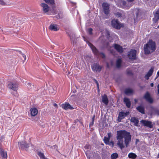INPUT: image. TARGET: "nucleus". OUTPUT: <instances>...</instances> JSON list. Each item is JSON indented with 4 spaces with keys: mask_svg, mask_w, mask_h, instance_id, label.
Instances as JSON below:
<instances>
[{
    "mask_svg": "<svg viewBox=\"0 0 159 159\" xmlns=\"http://www.w3.org/2000/svg\"><path fill=\"white\" fill-rule=\"evenodd\" d=\"M111 53H113V52L111 51Z\"/></svg>",
    "mask_w": 159,
    "mask_h": 159,
    "instance_id": "obj_48",
    "label": "nucleus"
},
{
    "mask_svg": "<svg viewBox=\"0 0 159 159\" xmlns=\"http://www.w3.org/2000/svg\"><path fill=\"white\" fill-rule=\"evenodd\" d=\"M37 154L39 156L41 159H48L46 157L44 156V153L40 151H38Z\"/></svg>",
    "mask_w": 159,
    "mask_h": 159,
    "instance_id": "obj_27",
    "label": "nucleus"
},
{
    "mask_svg": "<svg viewBox=\"0 0 159 159\" xmlns=\"http://www.w3.org/2000/svg\"><path fill=\"white\" fill-rule=\"evenodd\" d=\"M136 50H131L128 53V56L130 59H135L136 58Z\"/></svg>",
    "mask_w": 159,
    "mask_h": 159,
    "instance_id": "obj_10",
    "label": "nucleus"
},
{
    "mask_svg": "<svg viewBox=\"0 0 159 159\" xmlns=\"http://www.w3.org/2000/svg\"><path fill=\"white\" fill-rule=\"evenodd\" d=\"M22 55L23 57L24 58V60L25 61L26 59V55L23 54H22Z\"/></svg>",
    "mask_w": 159,
    "mask_h": 159,
    "instance_id": "obj_39",
    "label": "nucleus"
},
{
    "mask_svg": "<svg viewBox=\"0 0 159 159\" xmlns=\"http://www.w3.org/2000/svg\"><path fill=\"white\" fill-rule=\"evenodd\" d=\"M153 13L154 17L153 18V20L155 23H156L159 19V9L155 10Z\"/></svg>",
    "mask_w": 159,
    "mask_h": 159,
    "instance_id": "obj_12",
    "label": "nucleus"
},
{
    "mask_svg": "<svg viewBox=\"0 0 159 159\" xmlns=\"http://www.w3.org/2000/svg\"><path fill=\"white\" fill-rule=\"evenodd\" d=\"M124 102L125 103L127 107L129 108L131 106V102L129 99L127 98H125L124 99Z\"/></svg>",
    "mask_w": 159,
    "mask_h": 159,
    "instance_id": "obj_23",
    "label": "nucleus"
},
{
    "mask_svg": "<svg viewBox=\"0 0 159 159\" xmlns=\"http://www.w3.org/2000/svg\"><path fill=\"white\" fill-rule=\"evenodd\" d=\"M135 101H136V99H135Z\"/></svg>",
    "mask_w": 159,
    "mask_h": 159,
    "instance_id": "obj_52",
    "label": "nucleus"
},
{
    "mask_svg": "<svg viewBox=\"0 0 159 159\" xmlns=\"http://www.w3.org/2000/svg\"><path fill=\"white\" fill-rule=\"evenodd\" d=\"M0 154L3 158L6 159L7 158V152L6 151H4L3 149L0 148Z\"/></svg>",
    "mask_w": 159,
    "mask_h": 159,
    "instance_id": "obj_21",
    "label": "nucleus"
},
{
    "mask_svg": "<svg viewBox=\"0 0 159 159\" xmlns=\"http://www.w3.org/2000/svg\"><path fill=\"white\" fill-rule=\"evenodd\" d=\"M153 85H154V84H153V83H152L151 84H150V86L151 87H153Z\"/></svg>",
    "mask_w": 159,
    "mask_h": 159,
    "instance_id": "obj_45",
    "label": "nucleus"
},
{
    "mask_svg": "<svg viewBox=\"0 0 159 159\" xmlns=\"http://www.w3.org/2000/svg\"><path fill=\"white\" fill-rule=\"evenodd\" d=\"M110 138H109L107 137H104L103 139V140L104 143L106 144H109Z\"/></svg>",
    "mask_w": 159,
    "mask_h": 159,
    "instance_id": "obj_32",
    "label": "nucleus"
},
{
    "mask_svg": "<svg viewBox=\"0 0 159 159\" xmlns=\"http://www.w3.org/2000/svg\"><path fill=\"white\" fill-rule=\"evenodd\" d=\"M157 27L159 29V25Z\"/></svg>",
    "mask_w": 159,
    "mask_h": 159,
    "instance_id": "obj_49",
    "label": "nucleus"
},
{
    "mask_svg": "<svg viewBox=\"0 0 159 159\" xmlns=\"http://www.w3.org/2000/svg\"><path fill=\"white\" fill-rule=\"evenodd\" d=\"M107 36H109V35H110V33H109V32L108 31H107Z\"/></svg>",
    "mask_w": 159,
    "mask_h": 159,
    "instance_id": "obj_43",
    "label": "nucleus"
},
{
    "mask_svg": "<svg viewBox=\"0 0 159 159\" xmlns=\"http://www.w3.org/2000/svg\"><path fill=\"white\" fill-rule=\"evenodd\" d=\"M111 25L114 28L117 29H119L122 26L120 24L117 20L114 19L111 21Z\"/></svg>",
    "mask_w": 159,
    "mask_h": 159,
    "instance_id": "obj_6",
    "label": "nucleus"
},
{
    "mask_svg": "<svg viewBox=\"0 0 159 159\" xmlns=\"http://www.w3.org/2000/svg\"><path fill=\"white\" fill-rule=\"evenodd\" d=\"M153 72V68L151 67V68L149 70L146 75L145 76V78L146 79L148 80L149 77H150L152 74Z\"/></svg>",
    "mask_w": 159,
    "mask_h": 159,
    "instance_id": "obj_19",
    "label": "nucleus"
},
{
    "mask_svg": "<svg viewBox=\"0 0 159 159\" xmlns=\"http://www.w3.org/2000/svg\"><path fill=\"white\" fill-rule=\"evenodd\" d=\"M92 28H89L88 30V31L89 34H92Z\"/></svg>",
    "mask_w": 159,
    "mask_h": 159,
    "instance_id": "obj_37",
    "label": "nucleus"
},
{
    "mask_svg": "<svg viewBox=\"0 0 159 159\" xmlns=\"http://www.w3.org/2000/svg\"><path fill=\"white\" fill-rule=\"evenodd\" d=\"M128 156L129 158L132 159H135L137 157V155L133 153H130L128 154Z\"/></svg>",
    "mask_w": 159,
    "mask_h": 159,
    "instance_id": "obj_30",
    "label": "nucleus"
},
{
    "mask_svg": "<svg viewBox=\"0 0 159 159\" xmlns=\"http://www.w3.org/2000/svg\"><path fill=\"white\" fill-rule=\"evenodd\" d=\"M159 76V71H158L157 73V76L156 78V79Z\"/></svg>",
    "mask_w": 159,
    "mask_h": 159,
    "instance_id": "obj_42",
    "label": "nucleus"
},
{
    "mask_svg": "<svg viewBox=\"0 0 159 159\" xmlns=\"http://www.w3.org/2000/svg\"><path fill=\"white\" fill-rule=\"evenodd\" d=\"M114 48L119 53H121L123 52V48L119 44H114L113 46Z\"/></svg>",
    "mask_w": 159,
    "mask_h": 159,
    "instance_id": "obj_16",
    "label": "nucleus"
},
{
    "mask_svg": "<svg viewBox=\"0 0 159 159\" xmlns=\"http://www.w3.org/2000/svg\"><path fill=\"white\" fill-rule=\"evenodd\" d=\"M129 113V112H125L123 111L120 112L119 113L118 117V120L119 121H120L122 119H124L125 117L128 115Z\"/></svg>",
    "mask_w": 159,
    "mask_h": 159,
    "instance_id": "obj_15",
    "label": "nucleus"
},
{
    "mask_svg": "<svg viewBox=\"0 0 159 159\" xmlns=\"http://www.w3.org/2000/svg\"><path fill=\"white\" fill-rule=\"evenodd\" d=\"M157 158H159V153L158 154L157 156Z\"/></svg>",
    "mask_w": 159,
    "mask_h": 159,
    "instance_id": "obj_46",
    "label": "nucleus"
},
{
    "mask_svg": "<svg viewBox=\"0 0 159 159\" xmlns=\"http://www.w3.org/2000/svg\"><path fill=\"white\" fill-rule=\"evenodd\" d=\"M41 6L42 7L43 11L45 13L49 11V8L47 4L42 3L41 4Z\"/></svg>",
    "mask_w": 159,
    "mask_h": 159,
    "instance_id": "obj_17",
    "label": "nucleus"
},
{
    "mask_svg": "<svg viewBox=\"0 0 159 159\" xmlns=\"http://www.w3.org/2000/svg\"><path fill=\"white\" fill-rule=\"evenodd\" d=\"M141 122L144 126L148 127L150 128H153V124L152 122L146 120H142Z\"/></svg>",
    "mask_w": 159,
    "mask_h": 159,
    "instance_id": "obj_11",
    "label": "nucleus"
},
{
    "mask_svg": "<svg viewBox=\"0 0 159 159\" xmlns=\"http://www.w3.org/2000/svg\"><path fill=\"white\" fill-rule=\"evenodd\" d=\"M56 87H51L49 89L50 93L54 94L56 92Z\"/></svg>",
    "mask_w": 159,
    "mask_h": 159,
    "instance_id": "obj_28",
    "label": "nucleus"
},
{
    "mask_svg": "<svg viewBox=\"0 0 159 159\" xmlns=\"http://www.w3.org/2000/svg\"><path fill=\"white\" fill-rule=\"evenodd\" d=\"M130 121L134 123V125L136 126H138V124L139 122V120L137 119L134 117H131Z\"/></svg>",
    "mask_w": 159,
    "mask_h": 159,
    "instance_id": "obj_25",
    "label": "nucleus"
},
{
    "mask_svg": "<svg viewBox=\"0 0 159 159\" xmlns=\"http://www.w3.org/2000/svg\"><path fill=\"white\" fill-rule=\"evenodd\" d=\"M5 4V3L3 0H0V4L4 5Z\"/></svg>",
    "mask_w": 159,
    "mask_h": 159,
    "instance_id": "obj_38",
    "label": "nucleus"
},
{
    "mask_svg": "<svg viewBox=\"0 0 159 159\" xmlns=\"http://www.w3.org/2000/svg\"><path fill=\"white\" fill-rule=\"evenodd\" d=\"M88 45L91 48L93 52L96 55L99 56L102 58L105 57V55L103 53H99L96 48L91 43H89Z\"/></svg>",
    "mask_w": 159,
    "mask_h": 159,
    "instance_id": "obj_4",
    "label": "nucleus"
},
{
    "mask_svg": "<svg viewBox=\"0 0 159 159\" xmlns=\"http://www.w3.org/2000/svg\"><path fill=\"white\" fill-rule=\"evenodd\" d=\"M131 135L130 132L125 130H120L116 132L117 145L121 149L125 146L127 147L131 140Z\"/></svg>",
    "mask_w": 159,
    "mask_h": 159,
    "instance_id": "obj_1",
    "label": "nucleus"
},
{
    "mask_svg": "<svg viewBox=\"0 0 159 159\" xmlns=\"http://www.w3.org/2000/svg\"><path fill=\"white\" fill-rule=\"evenodd\" d=\"M8 87L10 89H12L15 92H17L18 89V84L15 82H11L8 84ZM18 94L16 92L15 96H16Z\"/></svg>",
    "mask_w": 159,
    "mask_h": 159,
    "instance_id": "obj_3",
    "label": "nucleus"
},
{
    "mask_svg": "<svg viewBox=\"0 0 159 159\" xmlns=\"http://www.w3.org/2000/svg\"><path fill=\"white\" fill-rule=\"evenodd\" d=\"M93 123H94V119H93V118L92 122H91L89 124V126H93L94 124Z\"/></svg>",
    "mask_w": 159,
    "mask_h": 159,
    "instance_id": "obj_36",
    "label": "nucleus"
},
{
    "mask_svg": "<svg viewBox=\"0 0 159 159\" xmlns=\"http://www.w3.org/2000/svg\"><path fill=\"white\" fill-rule=\"evenodd\" d=\"M111 133H108V134H107L108 137H107L108 138H109L110 139V138H111Z\"/></svg>",
    "mask_w": 159,
    "mask_h": 159,
    "instance_id": "obj_41",
    "label": "nucleus"
},
{
    "mask_svg": "<svg viewBox=\"0 0 159 159\" xmlns=\"http://www.w3.org/2000/svg\"><path fill=\"white\" fill-rule=\"evenodd\" d=\"M122 61L121 59H118L116 61V67L117 68H119L121 66Z\"/></svg>",
    "mask_w": 159,
    "mask_h": 159,
    "instance_id": "obj_29",
    "label": "nucleus"
},
{
    "mask_svg": "<svg viewBox=\"0 0 159 159\" xmlns=\"http://www.w3.org/2000/svg\"><path fill=\"white\" fill-rule=\"evenodd\" d=\"M102 6L104 13L108 15L110 13L109 5L106 2H103L102 5Z\"/></svg>",
    "mask_w": 159,
    "mask_h": 159,
    "instance_id": "obj_5",
    "label": "nucleus"
},
{
    "mask_svg": "<svg viewBox=\"0 0 159 159\" xmlns=\"http://www.w3.org/2000/svg\"><path fill=\"white\" fill-rule=\"evenodd\" d=\"M52 148L57 150V146L56 145H54L52 147Z\"/></svg>",
    "mask_w": 159,
    "mask_h": 159,
    "instance_id": "obj_40",
    "label": "nucleus"
},
{
    "mask_svg": "<svg viewBox=\"0 0 159 159\" xmlns=\"http://www.w3.org/2000/svg\"><path fill=\"white\" fill-rule=\"evenodd\" d=\"M109 144H107V145H112V146H114V143L113 142V141H111L109 142Z\"/></svg>",
    "mask_w": 159,
    "mask_h": 159,
    "instance_id": "obj_35",
    "label": "nucleus"
},
{
    "mask_svg": "<svg viewBox=\"0 0 159 159\" xmlns=\"http://www.w3.org/2000/svg\"><path fill=\"white\" fill-rule=\"evenodd\" d=\"M19 145L21 150H26L29 147V144L27 143L25 141H22L18 143Z\"/></svg>",
    "mask_w": 159,
    "mask_h": 159,
    "instance_id": "obj_9",
    "label": "nucleus"
},
{
    "mask_svg": "<svg viewBox=\"0 0 159 159\" xmlns=\"http://www.w3.org/2000/svg\"><path fill=\"white\" fill-rule=\"evenodd\" d=\"M59 64H61V62H59Z\"/></svg>",
    "mask_w": 159,
    "mask_h": 159,
    "instance_id": "obj_51",
    "label": "nucleus"
},
{
    "mask_svg": "<svg viewBox=\"0 0 159 159\" xmlns=\"http://www.w3.org/2000/svg\"><path fill=\"white\" fill-rule=\"evenodd\" d=\"M144 48L145 54H148L155 50V43L152 40H149L147 43L144 45Z\"/></svg>",
    "mask_w": 159,
    "mask_h": 159,
    "instance_id": "obj_2",
    "label": "nucleus"
},
{
    "mask_svg": "<svg viewBox=\"0 0 159 159\" xmlns=\"http://www.w3.org/2000/svg\"><path fill=\"white\" fill-rule=\"evenodd\" d=\"M96 83H97V84L98 86V82H97V81H96Z\"/></svg>",
    "mask_w": 159,
    "mask_h": 159,
    "instance_id": "obj_47",
    "label": "nucleus"
},
{
    "mask_svg": "<svg viewBox=\"0 0 159 159\" xmlns=\"http://www.w3.org/2000/svg\"><path fill=\"white\" fill-rule=\"evenodd\" d=\"M102 102L106 105H107L108 103V100L107 98V96L106 94H104L102 96Z\"/></svg>",
    "mask_w": 159,
    "mask_h": 159,
    "instance_id": "obj_20",
    "label": "nucleus"
},
{
    "mask_svg": "<svg viewBox=\"0 0 159 159\" xmlns=\"http://www.w3.org/2000/svg\"><path fill=\"white\" fill-rule=\"evenodd\" d=\"M31 115L32 116H34L36 115L38 113V110L35 108H31L30 109Z\"/></svg>",
    "mask_w": 159,
    "mask_h": 159,
    "instance_id": "obj_22",
    "label": "nucleus"
},
{
    "mask_svg": "<svg viewBox=\"0 0 159 159\" xmlns=\"http://www.w3.org/2000/svg\"><path fill=\"white\" fill-rule=\"evenodd\" d=\"M93 70L96 72H99L101 71L102 67L100 66L98 63H96L94 64L91 66Z\"/></svg>",
    "mask_w": 159,
    "mask_h": 159,
    "instance_id": "obj_8",
    "label": "nucleus"
},
{
    "mask_svg": "<svg viewBox=\"0 0 159 159\" xmlns=\"http://www.w3.org/2000/svg\"><path fill=\"white\" fill-rule=\"evenodd\" d=\"M137 110L141 113L144 114V107L142 106H139L137 107Z\"/></svg>",
    "mask_w": 159,
    "mask_h": 159,
    "instance_id": "obj_26",
    "label": "nucleus"
},
{
    "mask_svg": "<svg viewBox=\"0 0 159 159\" xmlns=\"http://www.w3.org/2000/svg\"><path fill=\"white\" fill-rule=\"evenodd\" d=\"M157 130L159 131V128L157 129Z\"/></svg>",
    "mask_w": 159,
    "mask_h": 159,
    "instance_id": "obj_50",
    "label": "nucleus"
},
{
    "mask_svg": "<svg viewBox=\"0 0 159 159\" xmlns=\"http://www.w3.org/2000/svg\"><path fill=\"white\" fill-rule=\"evenodd\" d=\"M146 100L150 103H152L153 102L152 99L151 97L150 93L148 92H147L143 97Z\"/></svg>",
    "mask_w": 159,
    "mask_h": 159,
    "instance_id": "obj_14",
    "label": "nucleus"
},
{
    "mask_svg": "<svg viewBox=\"0 0 159 159\" xmlns=\"http://www.w3.org/2000/svg\"><path fill=\"white\" fill-rule=\"evenodd\" d=\"M133 92V90L130 88H127L126 89L125 91V94L127 95H130L132 94Z\"/></svg>",
    "mask_w": 159,
    "mask_h": 159,
    "instance_id": "obj_24",
    "label": "nucleus"
},
{
    "mask_svg": "<svg viewBox=\"0 0 159 159\" xmlns=\"http://www.w3.org/2000/svg\"><path fill=\"white\" fill-rule=\"evenodd\" d=\"M118 157V154L116 153L112 154L111 155V158L112 159H116Z\"/></svg>",
    "mask_w": 159,
    "mask_h": 159,
    "instance_id": "obj_31",
    "label": "nucleus"
},
{
    "mask_svg": "<svg viewBox=\"0 0 159 159\" xmlns=\"http://www.w3.org/2000/svg\"><path fill=\"white\" fill-rule=\"evenodd\" d=\"M45 2L48 3L52 4L54 3V0H44Z\"/></svg>",
    "mask_w": 159,
    "mask_h": 159,
    "instance_id": "obj_33",
    "label": "nucleus"
},
{
    "mask_svg": "<svg viewBox=\"0 0 159 159\" xmlns=\"http://www.w3.org/2000/svg\"><path fill=\"white\" fill-rule=\"evenodd\" d=\"M49 29L51 30L55 31H57L59 30V28L57 27V25L54 24H51L49 26Z\"/></svg>",
    "mask_w": 159,
    "mask_h": 159,
    "instance_id": "obj_18",
    "label": "nucleus"
},
{
    "mask_svg": "<svg viewBox=\"0 0 159 159\" xmlns=\"http://www.w3.org/2000/svg\"><path fill=\"white\" fill-rule=\"evenodd\" d=\"M53 106L54 107H57V104L55 103H54Z\"/></svg>",
    "mask_w": 159,
    "mask_h": 159,
    "instance_id": "obj_44",
    "label": "nucleus"
},
{
    "mask_svg": "<svg viewBox=\"0 0 159 159\" xmlns=\"http://www.w3.org/2000/svg\"><path fill=\"white\" fill-rule=\"evenodd\" d=\"M134 0H127L128 2H126L125 1H122V3L123 5V7L125 9H129L132 5V4L129 3L134 1Z\"/></svg>",
    "mask_w": 159,
    "mask_h": 159,
    "instance_id": "obj_7",
    "label": "nucleus"
},
{
    "mask_svg": "<svg viewBox=\"0 0 159 159\" xmlns=\"http://www.w3.org/2000/svg\"><path fill=\"white\" fill-rule=\"evenodd\" d=\"M61 107L62 109L66 110L68 109L72 110L74 109L69 103L67 102L61 104Z\"/></svg>",
    "mask_w": 159,
    "mask_h": 159,
    "instance_id": "obj_13",
    "label": "nucleus"
},
{
    "mask_svg": "<svg viewBox=\"0 0 159 159\" xmlns=\"http://www.w3.org/2000/svg\"><path fill=\"white\" fill-rule=\"evenodd\" d=\"M115 15L118 17H121L122 16V14L119 12H117L115 14Z\"/></svg>",
    "mask_w": 159,
    "mask_h": 159,
    "instance_id": "obj_34",
    "label": "nucleus"
}]
</instances>
